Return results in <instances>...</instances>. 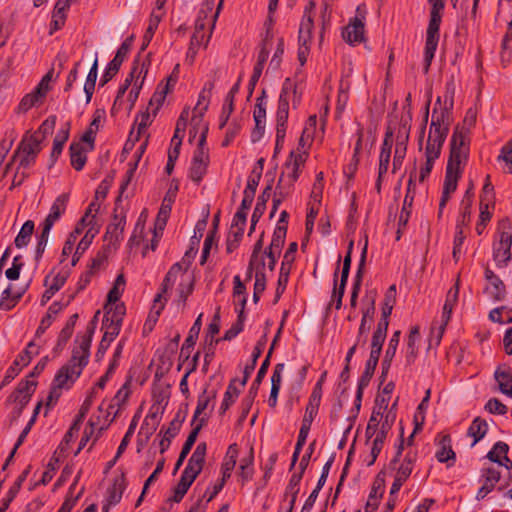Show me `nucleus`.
Returning <instances> with one entry per match:
<instances>
[{"label":"nucleus","mask_w":512,"mask_h":512,"mask_svg":"<svg viewBox=\"0 0 512 512\" xmlns=\"http://www.w3.org/2000/svg\"><path fill=\"white\" fill-rule=\"evenodd\" d=\"M449 112L441 109L433 110L432 121L425 147V163L420 168L419 181L423 182L431 173L435 161L439 158L449 131Z\"/></svg>","instance_id":"obj_1"},{"label":"nucleus","mask_w":512,"mask_h":512,"mask_svg":"<svg viewBox=\"0 0 512 512\" xmlns=\"http://www.w3.org/2000/svg\"><path fill=\"white\" fill-rule=\"evenodd\" d=\"M91 342L90 336L83 335L80 339H76L78 346L73 349L70 361L61 367L55 376L58 386L74 382L81 375L83 368L88 363Z\"/></svg>","instance_id":"obj_2"},{"label":"nucleus","mask_w":512,"mask_h":512,"mask_svg":"<svg viewBox=\"0 0 512 512\" xmlns=\"http://www.w3.org/2000/svg\"><path fill=\"white\" fill-rule=\"evenodd\" d=\"M206 450L207 445L205 442H201L197 445L190 459L188 460V463L181 475L178 484L173 489V495L168 498L169 502L179 503L183 499L190 486L203 469Z\"/></svg>","instance_id":"obj_3"},{"label":"nucleus","mask_w":512,"mask_h":512,"mask_svg":"<svg viewBox=\"0 0 512 512\" xmlns=\"http://www.w3.org/2000/svg\"><path fill=\"white\" fill-rule=\"evenodd\" d=\"M431 5L430 20L426 32L423 70L428 73L434 58L438 42H439V29L442 20V14L445 7L444 0H428Z\"/></svg>","instance_id":"obj_4"},{"label":"nucleus","mask_w":512,"mask_h":512,"mask_svg":"<svg viewBox=\"0 0 512 512\" xmlns=\"http://www.w3.org/2000/svg\"><path fill=\"white\" fill-rule=\"evenodd\" d=\"M469 129L456 127L450 140L447 168L463 171L469 157Z\"/></svg>","instance_id":"obj_5"},{"label":"nucleus","mask_w":512,"mask_h":512,"mask_svg":"<svg viewBox=\"0 0 512 512\" xmlns=\"http://www.w3.org/2000/svg\"><path fill=\"white\" fill-rule=\"evenodd\" d=\"M305 152L290 153L289 159L284 164L279 181L277 183L279 193L282 196H288L297 181L302 167L305 164Z\"/></svg>","instance_id":"obj_6"},{"label":"nucleus","mask_w":512,"mask_h":512,"mask_svg":"<svg viewBox=\"0 0 512 512\" xmlns=\"http://www.w3.org/2000/svg\"><path fill=\"white\" fill-rule=\"evenodd\" d=\"M41 150L39 140L36 136L30 135V131H27L13 153L12 162H17V167L23 170L29 169L35 164Z\"/></svg>","instance_id":"obj_7"},{"label":"nucleus","mask_w":512,"mask_h":512,"mask_svg":"<svg viewBox=\"0 0 512 512\" xmlns=\"http://www.w3.org/2000/svg\"><path fill=\"white\" fill-rule=\"evenodd\" d=\"M512 226L508 221L502 222L493 243V259L499 268L506 267L511 261Z\"/></svg>","instance_id":"obj_8"},{"label":"nucleus","mask_w":512,"mask_h":512,"mask_svg":"<svg viewBox=\"0 0 512 512\" xmlns=\"http://www.w3.org/2000/svg\"><path fill=\"white\" fill-rule=\"evenodd\" d=\"M207 133L208 128L203 125L201 137L198 140V145L194 151L189 170V176L191 180L196 183H200V181L203 179L209 165V152L208 148L205 147Z\"/></svg>","instance_id":"obj_9"},{"label":"nucleus","mask_w":512,"mask_h":512,"mask_svg":"<svg viewBox=\"0 0 512 512\" xmlns=\"http://www.w3.org/2000/svg\"><path fill=\"white\" fill-rule=\"evenodd\" d=\"M217 79V71L213 72V77L211 80L207 81L198 97L197 104L195 105L193 109V115L191 118V129L190 134L194 130H200V134L202 133V126H206L208 128V124L203 121L204 113L207 111L210 103V98L212 95V91L214 89V84ZM201 135L199 136V138Z\"/></svg>","instance_id":"obj_10"},{"label":"nucleus","mask_w":512,"mask_h":512,"mask_svg":"<svg viewBox=\"0 0 512 512\" xmlns=\"http://www.w3.org/2000/svg\"><path fill=\"white\" fill-rule=\"evenodd\" d=\"M222 4L223 0H220L214 15L209 21L205 22L203 19L196 20L195 30L190 41V52H193V55L197 54L200 46H207Z\"/></svg>","instance_id":"obj_11"},{"label":"nucleus","mask_w":512,"mask_h":512,"mask_svg":"<svg viewBox=\"0 0 512 512\" xmlns=\"http://www.w3.org/2000/svg\"><path fill=\"white\" fill-rule=\"evenodd\" d=\"M417 459V454L415 452L409 451L406 453L403 460L396 465H390L392 469L395 470L394 481L391 486V494H397L401 489L402 485L407 481L410 477L414 464Z\"/></svg>","instance_id":"obj_12"},{"label":"nucleus","mask_w":512,"mask_h":512,"mask_svg":"<svg viewBox=\"0 0 512 512\" xmlns=\"http://www.w3.org/2000/svg\"><path fill=\"white\" fill-rule=\"evenodd\" d=\"M365 10L358 6L355 17L342 32L343 39L349 44L361 43L364 40Z\"/></svg>","instance_id":"obj_13"},{"label":"nucleus","mask_w":512,"mask_h":512,"mask_svg":"<svg viewBox=\"0 0 512 512\" xmlns=\"http://www.w3.org/2000/svg\"><path fill=\"white\" fill-rule=\"evenodd\" d=\"M459 296V282L457 281L453 287H451L446 295L445 303L443 305V312L441 317V323L436 330V342L439 343L444 334L445 328L450 321L453 308L458 302Z\"/></svg>","instance_id":"obj_14"},{"label":"nucleus","mask_w":512,"mask_h":512,"mask_svg":"<svg viewBox=\"0 0 512 512\" xmlns=\"http://www.w3.org/2000/svg\"><path fill=\"white\" fill-rule=\"evenodd\" d=\"M133 36L127 38L118 48L114 58L109 62L105 72L100 80V85L104 86L108 83L119 71L126 55L128 54L132 45Z\"/></svg>","instance_id":"obj_15"},{"label":"nucleus","mask_w":512,"mask_h":512,"mask_svg":"<svg viewBox=\"0 0 512 512\" xmlns=\"http://www.w3.org/2000/svg\"><path fill=\"white\" fill-rule=\"evenodd\" d=\"M36 388V382L32 380L21 381L14 392L10 395L9 400L15 403L17 416H19L26 405L29 403L32 394Z\"/></svg>","instance_id":"obj_16"},{"label":"nucleus","mask_w":512,"mask_h":512,"mask_svg":"<svg viewBox=\"0 0 512 512\" xmlns=\"http://www.w3.org/2000/svg\"><path fill=\"white\" fill-rule=\"evenodd\" d=\"M105 315L103 317V326H109V335H119L122 321L125 315V307L123 304L111 303L105 306Z\"/></svg>","instance_id":"obj_17"},{"label":"nucleus","mask_w":512,"mask_h":512,"mask_svg":"<svg viewBox=\"0 0 512 512\" xmlns=\"http://www.w3.org/2000/svg\"><path fill=\"white\" fill-rule=\"evenodd\" d=\"M409 134H410V126L407 125V122H403L401 127L399 128L397 136H396L395 152H394V158H393V169H392L393 173H396V171L399 170L403 164V161H404V158L406 155V151H407Z\"/></svg>","instance_id":"obj_18"},{"label":"nucleus","mask_w":512,"mask_h":512,"mask_svg":"<svg viewBox=\"0 0 512 512\" xmlns=\"http://www.w3.org/2000/svg\"><path fill=\"white\" fill-rule=\"evenodd\" d=\"M395 420V414L392 411L386 413L384 421L381 423L380 429L374 435V439L371 447V461L369 465L373 464L381 452L387 433L391 429L393 422Z\"/></svg>","instance_id":"obj_19"},{"label":"nucleus","mask_w":512,"mask_h":512,"mask_svg":"<svg viewBox=\"0 0 512 512\" xmlns=\"http://www.w3.org/2000/svg\"><path fill=\"white\" fill-rule=\"evenodd\" d=\"M291 94L296 98V86L289 78H287L283 83L280 93L276 122L287 123L289 115V98Z\"/></svg>","instance_id":"obj_20"},{"label":"nucleus","mask_w":512,"mask_h":512,"mask_svg":"<svg viewBox=\"0 0 512 512\" xmlns=\"http://www.w3.org/2000/svg\"><path fill=\"white\" fill-rule=\"evenodd\" d=\"M319 400H320V397L316 396L315 393H313L311 395L309 404L307 405L306 410H305V415L303 417L301 427L299 430V434H298V438H297V442H299V446L305 445V443H306V440H307V437H308V434H309V431L311 428V424L314 420V417L317 414Z\"/></svg>","instance_id":"obj_21"},{"label":"nucleus","mask_w":512,"mask_h":512,"mask_svg":"<svg viewBox=\"0 0 512 512\" xmlns=\"http://www.w3.org/2000/svg\"><path fill=\"white\" fill-rule=\"evenodd\" d=\"M501 473L494 467H483L481 469V478L484 480L483 485L479 488L476 494L478 501L484 499L490 492H492L499 482Z\"/></svg>","instance_id":"obj_22"},{"label":"nucleus","mask_w":512,"mask_h":512,"mask_svg":"<svg viewBox=\"0 0 512 512\" xmlns=\"http://www.w3.org/2000/svg\"><path fill=\"white\" fill-rule=\"evenodd\" d=\"M315 6V2L310 1L305 8L304 15L299 27V43H311L312 31L314 28L312 11L315 9Z\"/></svg>","instance_id":"obj_23"},{"label":"nucleus","mask_w":512,"mask_h":512,"mask_svg":"<svg viewBox=\"0 0 512 512\" xmlns=\"http://www.w3.org/2000/svg\"><path fill=\"white\" fill-rule=\"evenodd\" d=\"M207 423V418L206 417H203L201 418V420L199 421V423H197L195 425V427H193L192 431L190 432V434L188 435L183 447H182V450L180 452V455L178 457V460L176 461V464H175V468H174V472H176L183 464L184 460L186 459L187 455L190 453L196 439H197V436L200 432V430L202 429V427Z\"/></svg>","instance_id":"obj_24"},{"label":"nucleus","mask_w":512,"mask_h":512,"mask_svg":"<svg viewBox=\"0 0 512 512\" xmlns=\"http://www.w3.org/2000/svg\"><path fill=\"white\" fill-rule=\"evenodd\" d=\"M125 224V214L118 215L115 213L113 220L108 225L105 233V238L109 241L110 244H115L122 240Z\"/></svg>","instance_id":"obj_25"},{"label":"nucleus","mask_w":512,"mask_h":512,"mask_svg":"<svg viewBox=\"0 0 512 512\" xmlns=\"http://www.w3.org/2000/svg\"><path fill=\"white\" fill-rule=\"evenodd\" d=\"M125 488L126 484L123 476L114 480L112 486L107 490L106 503L102 507L103 512H108L111 506L121 501Z\"/></svg>","instance_id":"obj_26"},{"label":"nucleus","mask_w":512,"mask_h":512,"mask_svg":"<svg viewBox=\"0 0 512 512\" xmlns=\"http://www.w3.org/2000/svg\"><path fill=\"white\" fill-rule=\"evenodd\" d=\"M439 449L435 457L440 463H447L451 467L455 462V452L451 446V437L449 435H441L439 439Z\"/></svg>","instance_id":"obj_27"},{"label":"nucleus","mask_w":512,"mask_h":512,"mask_svg":"<svg viewBox=\"0 0 512 512\" xmlns=\"http://www.w3.org/2000/svg\"><path fill=\"white\" fill-rule=\"evenodd\" d=\"M69 196L66 193L59 195L53 202L50 212L44 222L53 226L54 223L64 214Z\"/></svg>","instance_id":"obj_28"},{"label":"nucleus","mask_w":512,"mask_h":512,"mask_svg":"<svg viewBox=\"0 0 512 512\" xmlns=\"http://www.w3.org/2000/svg\"><path fill=\"white\" fill-rule=\"evenodd\" d=\"M494 378L498 383L500 391L512 398V374L508 367H499L495 373Z\"/></svg>","instance_id":"obj_29"},{"label":"nucleus","mask_w":512,"mask_h":512,"mask_svg":"<svg viewBox=\"0 0 512 512\" xmlns=\"http://www.w3.org/2000/svg\"><path fill=\"white\" fill-rule=\"evenodd\" d=\"M70 160L71 165L77 171H80L85 166L87 161L86 153L89 149L84 148L81 142L72 143L70 145Z\"/></svg>","instance_id":"obj_30"},{"label":"nucleus","mask_w":512,"mask_h":512,"mask_svg":"<svg viewBox=\"0 0 512 512\" xmlns=\"http://www.w3.org/2000/svg\"><path fill=\"white\" fill-rule=\"evenodd\" d=\"M216 398V391H210L208 392L206 389L203 391V393L199 396L197 401V406L194 411L193 419L191 425L195 427L197 423L203 418L201 416L203 412L207 409L209 403L211 400ZM208 419V416L204 415Z\"/></svg>","instance_id":"obj_31"},{"label":"nucleus","mask_w":512,"mask_h":512,"mask_svg":"<svg viewBox=\"0 0 512 512\" xmlns=\"http://www.w3.org/2000/svg\"><path fill=\"white\" fill-rule=\"evenodd\" d=\"M148 66H149V64H147L145 61L140 63L139 59H135L132 70H131L130 74L127 76V78L125 79L122 86H124V87H126V89H128L132 85V83L134 84L136 81H137V83H140L141 79L144 80V78L147 74V71H148Z\"/></svg>","instance_id":"obj_32"},{"label":"nucleus","mask_w":512,"mask_h":512,"mask_svg":"<svg viewBox=\"0 0 512 512\" xmlns=\"http://www.w3.org/2000/svg\"><path fill=\"white\" fill-rule=\"evenodd\" d=\"M148 66H149V64H147L145 61L140 63L139 59H135L132 70H131L130 74L127 76V78L125 79L122 86H124V87H126V89H128L132 85V83L134 84L136 81H137V83H140L141 79L144 80V78L147 74V71H148Z\"/></svg>","instance_id":"obj_33"},{"label":"nucleus","mask_w":512,"mask_h":512,"mask_svg":"<svg viewBox=\"0 0 512 512\" xmlns=\"http://www.w3.org/2000/svg\"><path fill=\"white\" fill-rule=\"evenodd\" d=\"M239 89H240V79L232 86V88L230 89V91L228 92V94L226 96L225 104L223 105L222 113H221V124H220L221 128L226 124L231 113L233 112L234 97L239 92Z\"/></svg>","instance_id":"obj_34"},{"label":"nucleus","mask_w":512,"mask_h":512,"mask_svg":"<svg viewBox=\"0 0 512 512\" xmlns=\"http://www.w3.org/2000/svg\"><path fill=\"white\" fill-rule=\"evenodd\" d=\"M69 130H70V124L66 123L65 127H62L58 131V133H57V135H56V137H55V139L53 141V148H52V151H51V159H52L53 162H55L56 159L62 153L64 144L66 143V141L69 138Z\"/></svg>","instance_id":"obj_35"},{"label":"nucleus","mask_w":512,"mask_h":512,"mask_svg":"<svg viewBox=\"0 0 512 512\" xmlns=\"http://www.w3.org/2000/svg\"><path fill=\"white\" fill-rule=\"evenodd\" d=\"M236 382L237 380L233 379L229 383L226 392L224 393L223 401L219 408L220 414H224L238 398L240 390L236 387Z\"/></svg>","instance_id":"obj_36"},{"label":"nucleus","mask_w":512,"mask_h":512,"mask_svg":"<svg viewBox=\"0 0 512 512\" xmlns=\"http://www.w3.org/2000/svg\"><path fill=\"white\" fill-rule=\"evenodd\" d=\"M382 409L383 407L379 406L378 408H374L372 412L365 431L368 439L372 438L377 433L380 429L381 423L384 421L385 416L383 415Z\"/></svg>","instance_id":"obj_37"},{"label":"nucleus","mask_w":512,"mask_h":512,"mask_svg":"<svg viewBox=\"0 0 512 512\" xmlns=\"http://www.w3.org/2000/svg\"><path fill=\"white\" fill-rule=\"evenodd\" d=\"M272 186L271 184L267 185L266 188L263 190L261 195L258 196L256 206L254 208L251 221L253 222V225H256V223L259 221V219L262 217L263 213L266 209V203L268 199L270 198V192H271Z\"/></svg>","instance_id":"obj_38"},{"label":"nucleus","mask_w":512,"mask_h":512,"mask_svg":"<svg viewBox=\"0 0 512 512\" xmlns=\"http://www.w3.org/2000/svg\"><path fill=\"white\" fill-rule=\"evenodd\" d=\"M185 271L186 269L182 266L181 263L177 262L173 264L167 272L161 285L162 293H166L169 289H171L175 284L177 277L184 274Z\"/></svg>","instance_id":"obj_39"},{"label":"nucleus","mask_w":512,"mask_h":512,"mask_svg":"<svg viewBox=\"0 0 512 512\" xmlns=\"http://www.w3.org/2000/svg\"><path fill=\"white\" fill-rule=\"evenodd\" d=\"M286 233V225H277L273 232L271 243L266 251L280 254L285 242Z\"/></svg>","instance_id":"obj_40"},{"label":"nucleus","mask_w":512,"mask_h":512,"mask_svg":"<svg viewBox=\"0 0 512 512\" xmlns=\"http://www.w3.org/2000/svg\"><path fill=\"white\" fill-rule=\"evenodd\" d=\"M235 447V444L229 446L224 463L222 464L221 481L224 483L231 476V472L236 465L237 450Z\"/></svg>","instance_id":"obj_41"},{"label":"nucleus","mask_w":512,"mask_h":512,"mask_svg":"<svg viewBox=\"0 0 512 512\" xmlns=\"http://www.w3.org/2000/svg\"><path fill=\"white\" fill-rule=\"evenodd\" d=\"M56 125V116L51 115L46 120L42 122L38 130L31 132L30 135L36 136L37 140H39V145H41L42 141L50 134H52Z\"/></svg>","instance_id":"obj_42"},{"label":"nucleus","mask_w":512,"mask_h":512,"mask_svg":"<svg viewBox=\"0 0 512 512\" xmlns=\"http://www.w3.org/2000/svg\"><path fill=\"white\" fill-rule=\"evenodd\" d=\"M488 425L485 420L475 418L468 429V435L474 438L472 446L480 441L487 433Z\"/></svg>","instance_id":"obj_43"},{"label":"nucleus","mask_w":512,"mask_h":512,"mask_svg":"<svg viewBox=\"0 0 512 512\" xmlns=\"http://www.w3.org/2000/svg\"><path fill=\"white\" fill-rule=\"evenodd\" d=\"M34 231V222L32 220H27L22 228L20 229L18 235L15 238V246L17 248L26 247L30 241V238Z\"/></svg>","instance_id":"obj_44"},{"label":"nucleus","mask_w":512,"mask_h":512,"mask_svg":"<svg viewBox=\"0 0 512 512\" xmlns=\"http://www.w3.org/2000/svg\"><path fill=\"white\" fill-rule=\"evenodd\" d=\"M495 204V193L494 187L490 182V175L486 176L484 186L482 188V193L480 196V205L486 208H493Z\"/></svg>","instance_id":"obj_45"},{"label":"nucleus","mask_w":512,"mask_h":512,"mask_svg":"<svg viewBox=\"0 0 512 512\" xmlns=\"http://www.w3.org/2000/svg\"><path fill=\"white\" fill-rule=\"evenodd\" d=\"M388 325H389V321H386V320H380L378 322L377 328L373 332L372 339H371V347L372 348L382 349L383 343L386 339Z\"/></svg>","instance_id":"obj_46"},{"label":"nucleus","mask_w":512,"mask_h":512,"mask_svg":"<svg viewBox=\"0 0 512 512\" xmlns=\"http://www.w3.org/2000/svg\"><path fill=\"white\" fill-rule=\"evenodd\" d=\"M160 21H161V14H157L155 11H153L150 16V19H149L148 27H147L146 32L143 37V43H142V46L140 49L141 51H144L147 48V46L149 45Z\"/></svg>","instance_id":"obj_47"},{"label":"nucleus","mask_w":512,"mask_h":512,"mask_svg":"<svg viewBox=\"0 0 512 512\" xmlns=\"http://www.w3.org/2000/svg\"><path fill=\"white\" fill-rule=\"evenodd\" d=\"M461 174L462 171L446 167L445 180L443 184V191H445L446 194H452L456 190L458 179Z\"/></svg>","instance_id":"obj_48"},{"label":"nucleus","mask_w":512,"mask_h":512,"mask_svg":"<svg viewBox=\"0 0 512 512\" xmlns=\"http://www.w3.org/2000/svg\"><path fill=\"white\" fill-rule=\"evenodd\" d=\"M63 306L57 302L53 303L47 311V314L42 318L39 327L37 328L36 334L40 335L44 333V331L50 327L52 324L53 317L57 315L61 310Z\"/></svg>","instance_id":"obj_49"},{"label":"nucleus","mask_w":512,"mask_h":512,"mask_svg":"<svg viewBox=\"0 0 512 512\" xmlns=\"http://www.w3.org/2000/svg\"><path fill=\"white\" fill-rule=\"evenodd\" d=\"M338 271L334 273V288L331 296V304L335 303V308L339 310L342 306V298L345 293L347 281L340 280L339 286H337Z\"/></svg>","instance_id":"obj_50"},{"label":"nucleus","mask_w":512,"mask_h":512,"mask_svg":"<svg viewBox=\"0 0 512 512\" xmlns=\"http://www.w3.org/2000/svg\"><path fill=\"white\" fill-rule=\"evenodd\" d=\"M377 365L366 362L365 370L362 373L357 387V399L360 400L363 395V389L368 386Z\"/></svg>","instance_id":"obj_51"},{"label":"nucleus","mask_w":512,"mask_h":512,"mask_svg":"<svg viewBox=\"0 0 512 512\" xmlns=\"http://www.w3.org/2000/svg\"><path fill=\"white\" fill-rule=\"evenodd\" d=\"M253 117L256 124V130L261 133V130L264 129L262 123L265 122L266 118V103L264 102L263 96L257 98V103L254 108Z\"/></svg>","instance_id":"obj_52"},{"label":"nucleus","mask_w":512,"mask_h":512,"mask_svg":"<svg viewBox=\"0 0 512 512\" xmlns=\"http://www.w3.org/2000/svg\"><path fill=\"white\" fill-rule=\"evenodd\" d=\"M486 293L494 300H502L505 295V285L500 278L488 282Z\"/></svg>","instance_id":"obj_53"},{"label":"nucleus","mask_w":512,"mask_h":512,"mask_svg":"<svg viewBox=\"0 0 512 512\" xmlns=\"http://www.w3.org/2000/svg\"><path fill=\"white\" fill-rule=\"evenodd\" d=\"M301 479H302L301 474H293L289 480L287 487H286V494L291 496L290 503H289L290 504L289 511H292V509L295 505L297 495L300 490L299 484H300Z\"/></svg>","instance_id":"obj_54"},{"label":"nucleus","mask_w":512,"mask_h":512,"mask_svg":"<svg viewBox=\"0 0 512 512\" xmlns=\"http://www.w3.org/2000/svg\"><path fill=\"white\" fill-rule=\"evenodd\" d=\"M151 124L149 113H144L140 117V121L137 123V131L131 130L129 141H139L142 135H146L147 128Z\"/></svg>","instance_id":"obj_55"},{"label":"nucleus","mask_w":512,"mask_h":512,"mask_svg":"<svg viewBox=\"0 0 512 512\" xmlns=\"http://www.w3.org/2000/svg\"><path fill=\"white\" fill-rule=\"evenodd\" d=\"M395 293L396 287L395 285H391L385 295L383 307H382V317L380 320L389 321V316L392 313L393 304L395 302Z\"/></svg>","instance_id":"obj_56"},{"label":"nucleus","mask_w":512,"mask_h":512,"mask_svg":"<svg viewBox=\"0 0 512 512\" xmlns=\"http://www.w3.org/2000/svg\"><path fill=\"white\" fill-rule=\"evenodd\" d=\"M129 396H130V390H129L128 384L125 383L117 391L116 395L111 400V403L109 404L108 409L112 411L115 407H117V410L115 411V415H116L120 409V406L127 401Z\"/></svg>","instance_id":"obj_57"},{"label":"nucleus","mask_w":512,"mask_h":512,"mask_svg":"<svg viewBox=\"0 0 512 512\" xmlns=\"http://www.w3.org/2000/svg\"><path fill=\"white\" fill-rule=\"evenodd\" d=\"M508 450L509 446L505 442L498 441L488 452L486 457L494 463H502L501 458L508 453Z\"/></svg>","instance_id":"obj_58"},{"label":"nucleus","mask_w":512,"mask_h":512,"mask_svg":"<svg viewBox=\"0 0 512 512\" xmlns=\"http://www.w3.org/2000/svg\"><path fill=\"white\" fill-rule=\"evenodd\" d=\"M253 453L252 451L240 461L239 475L243 481H248L253 475Z\"/></svg>","instance_id":"obj_59"},{"label":"nucleus","mask_w":512,"mask_h":512,"mask_svg":"<svg viewBox=\"0 0 512 512\" xmlns=\"http://www.w3.org/2000/svg\"><path fill=\"white\" fill-rule=\"evenodd\" d=\"M420 336V330L418 326L412 327L408 336L407 342V358L408 361L414 359L417 354V341Z\"/></svg>","instance_id":"obj_60"},{"label":"nucleus","mask_w":512,"mask_h":512,"mask_svg":"<svg viewBox=\"0 0 512 512\" xmlns=\"http://www.w3.org/2000/svg\"><path fill=\"white\" fill-rule=\"evenodd\" d=\"M263 236L264 235L262 233L260 238L254 244V248H253V251H252V254H251V258H250L251 259V266L252 267H255V266L264 267L265 266L264 256L261 254L262 248H263V244H264Z\"/></svg>","instance_id":"obj_61"},{"label":"nucleus","mask_w":512,"mask_h":512,"mask_svg":"<svg viewBox=\"0 0 512 512\" xmlns=\"http://www.w3.org/2000/svg\"><path fill=\"white\" fill-rule=\"evenodd\" d=\"M29 470H24L17 478L13 486L9 489L7 496L3 499V503H7V506L9 507L10 503L13 501V499L16 497L17 493L19 492L22 483L26 480L28 476Z\"/></svg>","instance_id":"obj_62"},{"label":"nucleus","mask_w":512,"mask_h":512,"mask_svg":"<svg viewBox=\"0 0 512 512\" xmlns=\"http://www.w3.org/2000/svg\"><path fill=\"white\" fill-rule=\"evenodd\" d=\"M125 286V279L123 275H119L112 287V289L108 293V303H116L121 297Z\"/></svg>","instance_id":"obj_63"},{"label":"nucleus","mask_w":512,"mask_h":512,"mask_svg":"<svg viewBox=\"0 0 512 512\" xmlns=\"http://www.w3.org/2000/svg\"><path fill=\"white\" fill-rule=\"evenodd\" d=\"M243 228H230L227 237V251L230 253L235 250L243 236Z\"/></svg>","instance_id":"obj_64"}]
</instances>
